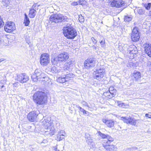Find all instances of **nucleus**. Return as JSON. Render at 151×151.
<instances>
[{"label":"nucleus","mask_w":151,"mask_h":151,"mask_svg":"<svg viewBox=\"0 0 151 151\" xmlns=\"http://www.w3.org/2000/svg\"><path fill=\"white\" fill-rule=\"evenodd\" d=\"M46 77V75L42 73L41 75L38 77V81H45V79Z\"/></svg>","instance_id":"7c9ffc66"},{"label":"nucleus","mask_w":151,"mask_h":151,"mask_svg":"<svg viewBox=\"0 0 151 151\" xmlns=\"http://www.w3.org/2000/svg\"><path fill=\"white\" fill-rule=\"evenodd\" d=\"M109 137H107L106 139V140L104 141L103 143H106V144H112V142L114 140V139L112 137H111L110 136L108 135Z\"/></svg>","instance_id":"a878e982"},{"label":"nucleus","mask_w":151,"mask_h":151,"mask_svg":"<svg viewBox=\"0 0 151 151\" xmlns=\"http://www.w3.org/2000/svg\"><path fill=\"white\" fill-rule=\"evenodd\" d=\"M32 150V151H33V150Z\"/></svg>","instance_id":"0e129e2a"},{"label":"nucleus","mask_w":151,"mask_h":151,"mask_svg":"<svg viewBox=\"0 0 151 151\" xmlns=\"http://www.w3.org/2000/svg\"><path fill=\"white\" fill-rule=\"evenodd\" d=\"M49 61V56L48 54L44 53L41 55L40 60V62L41 65L46 66Z\"/></svg>","instance_id":"9d476101"},{"label":"nucleus","mask_w":151,"mask_h":151,"mask_svg":"<svg viewBox=\"0 0 151 151\" xmlns=\"http://www.w3.org/2000/svg\"><path fill=\"white\" fill-rule=\"evenodd\" d=\"M125 106H126L125 104L123 103H121L120 105L119 106L121 107H122L124 108Z\"/></svg>","instance_id":"6e6d98bb"},{"label":"nucleus","mask_w":151,"mask_h":151,"mask_svg":"<svg viewBox=\"0 0 151 151\" xmlns=\"http://www.w3.org/2000/svg\"><path fill=\"white\" fill-rule=\"evenodd\" d=\"M65 133L63 131H61L58 134V136L61 135V136H64V134H65Z\"/></svg>","instance_id":"09e8293b"},{"label":"nucleus","mask_w":151,"mask_h":151,"mask_svg":"<svg viewBox=\"0 0 151 151\" xmlns=\"http://www.w3.org/2000/svg\"><path fill=\"white\" fill-rule=\"evenodd\" d=\"M69 109L70 110V113H72V111H73V110L72 109L71 107H69Z\"/></svg>","instance_id":"4d7b16f0"},{"label":"nucleus","mask_w":151,"mask_h":151,"mask_svg":"<svg viewBox=\"0 0 151 151\" xmlns=\"http://www.w3.org/2000/svg\"><path fill=\"white\" fill-rule=\"evenodd\" d=\"M66 52L61 53L58 55L56 57H53L52 58L51 62L52 64L57 65L58 64L61 62L67 60L68 58Z\"/></svg>","instance_id":"39448f33"},{"label":"nucleus","mask_w":151,"mask_h":151,"mask_svg":"<svg viewBox=\"0 0 151 151\" xmlns=\"http://www.w3.org/2000/svg\"><path fill=\"white\" fill-rule=\"evenodd\" d=\"M95 59L93 57L88 58L84 62V66L85 68L89 69L95 66Z\"/></svg>","instance_id":"6e6552de"},{"label":"nucleus","mask_w":151,"mask_h":151,"mask_svg":"<svg viewBox=\"0 0 151 151\" xmlns=\"http://www.w3.org/2000/svg\"><path fill=\"white\" fill-rule=\"evenodd\" d=\"M4 29L6 32H11L16 29L15 24L13 22H7L4 26Z\"/></svg>","instance_id":"1a4fd4ad"},{"label":"nucleus","mask_w":151,"mask_h":151,"mask_svg":"<svg viewBox=\"0 0 151 151\" xmlns=\"http://www.w3.org/2000/svg\"><path fill=\"white\" fill-rule=\"evenodd\" d=\"M109 91L110 92L111 94V96L109 97V99H111L115 96L116 91V90L114 88V86H111L110 87Z\"/></svg>","instance_id":"412c9836"},{"label":"nucleus","mask_w":151,"mask_h":151,"mask_svg":"<svg viewBox=\"0 0 151 151\" xmlns=\"http://www.w3.org/2000/svg\"><path fill=\"white\" fill-rule=\"evenodd\" d=\"M33 99L37 104L42 105L45 103L47 96L46 93L42 91H37L33 95Z\"/></svg>","instance_id":"7ed1b4c3"},{"label":"nucleus","mask_w":151,"mask_h":151,"mask_svg":"<svg viewBox=\"0 0 151 151\" xmlns=\"http://www.w3.org/2000/svg\"><path fill=\"white\" fill-rule=\"evenodd\" d=\"M105 73V70L102 68L96 69L93 73V78L99 81H100L103 77Z\"/></svg>","instance_id":"423d86ee"},{"label":"nucleus","mask_w":151,"mask_h":151,"mask_svg":"<svg viewBox=\"0 0 151 151\" xmlns=\"http://www.w3.org/2000/svg\"><path fill=\"white\" fill-rule=\"evenodd\" d=\"M132 19V17L128 15L126 16L124 18V21L126 22H129L131 21Z\"/></svg>","instance_id":"473e14b6"},{"label":"nucleus","mask_w":151,"mask_h":151,"mask_svg":"<svg viewBox=\"0 0 151 151\" xmlns=\"http://www.w3.org/2000/svg\"><path fill=\"white\" fill-rule=\"evenodd\" d=\"M36 10L33 8V6L29 10V15L31 18H34L36 15Z\"/></svg>","instance_id":"4be33fe9"},{"label":"nucleus","mask_w":151,"mask_h":151,"mask_svg":"<svg viewBox=\"0 0 151 151\" xmlns=\"http://www.w3.org/2000/svg\"><path fill=\"white\" fill-rule=\"evenodd\" d=\"M10 3V1L9 0H2L1 2V4L2 6H4L7 7Z\"/></svg>","instance_id":"c85d7f7f"},{"label":"nucleus","mask_w":151,"mask_h":151,"mask_svg":"<svg viewBox=\"0 0 151 151\" xmlns=\"http://www.w3.org/2000/svg\"><path fill=\"white\" fill-rule=\"evenodd\" d=\"M86 2L85 0H79L78 1V4L81 5L85 4Z\"/></svg>","instance_id":"37998d69"},{"label":"nucleus","mask_w":151,"mask_h":151,"mask_svg":"<svg viewBox=\"0 0 151 151\" xmlns=\"http://www.w3.org/2000/svg\"><path fill=\"white\" fill-rule=\"evenodd\" d=\"M78 4V3L77 2L73 1L71 3V5L73 6H76Z\"/></svg>","instance_id":"864d4df0"},{"label":"nucleus","mask_w":151,"mask_h":151,"mask_svg":"<svg viewBox=\"0 0 151 151\" xmlns=\"http://www.w3.org/2000/svg\"><path fill=\"white\" fill-rule=\"evenodd\" d=\"M144 6L146 9L149 10L151 7V3H146L144 4Z\"/></svg>","instance_id":"c9c22d12"},{"label":"nucleus","mask_w":151,"mask_h":151,"mask_svg":"<svg viewBox=\"0 0 151 151\" xmlns=\"http://www.w3.org/2000/svg\"><path fill=\"white\" fill-rule=\"evenodd\" d=\"M2 44H4V40L0 36V45Z\"/></svg>","instance_id":"5fc2aeb1"},{"label":"nucleus","mask_w":151,"mask_h":151,"mask_svg":"<svg viewBox=\"0 0 151 151\" xmlns=\"http://www.w3.org/2000/svg\"><path fill=\"white\" fill-rule=\"evenodd\" d=\"M120 119L127 124H129L132 125H135L136 124V120L134 118L130 116H125L121 117Z\"/></svg>","instance_id":"f8f14e48"},{"label":"nucleus","mask_w":151,"mask_h":151,"mask_svg":"<svg viewBox=\"0 0 151 151\" xmlns=\"http://www.w3.org/2000/svg\"><path fill=\"white\" fill-rule=\"evenodd\" d=\"M0 89L1 91H3L5 90L6 88L3 84L0 83Z\"/></svg>","instance_id":"4c0bfd02"},{"label":"nucleus","mask_w":151,"mask_h":151,"mask_svg":"<svg viewBox=\"0 0 151 151\" xmlns=\"http://www.w3.org/2000/svg\"><path fill=\"white\" fill-rule=\"evenodd\" d=\"M23 77H22V83H24L26 82L27 81H28L29 80V77L28 76H27L26 74L25 73H23Z\"/></svg>","instance_id":"c756f323"},{"label":"nucleus","mask_w":151,"mask_h":151,"mask_svg":"<svg viewBox=\"0 0 151 151\" xmlns=\"http://www.w3.org/2000/svg\"><path fill=\"white\" fill-rule=\"evenodd\" d=\"M63 30L64 35L69 39H73L77 35L76 30L70 25L64 26Z\"/></svg>","instance_id":"f257e3e1"},{"label":"nucleus","mask_w":151,"mask_h":151,"mask_svg":"<svg viewBox=\"0 0 151 151\" xmlns=\"http://www.w3.org/2000/svg\"><path fill=\"white\" fill-rule=\"evenodd\" d=\"M39 113L40 112L38 110L31 111L28 114L27 118L29 121L34 122L36 120L37 116Z\"/></svg>","instance_id":"9b49d317"},{"label":"nucleus","mask_w":151,"mask_h":151,"mask_svg":"<svg viewBox=\"0 0 151 151\" xmlns=\"http://www.w3.org/2000/svg\"><path fill=\"white\" fill-rule=\"evenodd\" d=\"M73 106H76V107H77L79 110V111L82 112L84 115L87 114V113H88V112L86 111L84 109L82 108V107L80 106H78V105H75L74 104H73L71 105V107H73Z\"/></svg>","instance_id":"cd10ccee"},{"label":"nucleus","mask_w":151,"mask_h":151,"mask_svg":"<svg viewBox=\"0 0 151 151\" xmlns=\"http://www.w3.org/2000/svg\"><path fill=\"white\" fill-rule=\"evenodd\" d=\"M126 151H137L138 150L137 147H133L130 148H127L126 149Z\"/></svg>","instance_id":"f704fd0d"},{"label":"nucleus","mask_w":151,"mask_h":151,"mask_svg":"<svg viewBox=\"0 0 151 151\" xmlns=\"http://www.w3.org/2000/svg\"><path fill=\"white\" fill-rule=\"evenodd\" d=\"M138 13L140 14H142L145 12L141 8H138L137 9Z\"/></svg>","instance_id":"58836bf2"},{"label":"nucleus","mask_w":151,"mask_h":151,"mask_svg":"<svg viewBox=\"0 0 151 151\" xmlns=\"http://www.w3.org/2000/svg\"><path fill=\"white\" fill-rule=\"evenodd\" d=\"M139 28L135 27L132 31L131 35V38L132 41L134 42H136L139 40L140 36Z\"/></svg>","instance_id":"0eeeda50"},{"label":"nucleus","mask_w":151,"mask_h":151,"mask_svg":"<svg viewBox=\"0 0 151 151\" xmlns=\"http://www.w3.org/2000/svg\"><path fill=\"white\" fill-rule=\"evenodd\" d=\"M32 150V151H33V150Z\"/></svg>","instance_id":"338daca9"},{"label":"nucleus","mask_w":151,"mask_h":151,"mask_svg":"<svg viewBox=\"0 0 151 151\" xmlns=\"http://www.w3.org/2000/svg\"><path fill=\"white\" fill-rule=\"evenodd\" d=\"M65 136V135L64 136H61V135L58 136V139H59V141H60L61 140L63 139L64 138V137Z\"/></svg>","instance_id":"de8ad7c7"},{"label":"nucleus","mask_w":151,"mask_h":151,"mask_svg":"<svg viewBox=\"0 0 151 151\" xmlns=\"http://www.w3.org/2000/svg\"><path fill=\"white\" fill-rule=\"evenodd\" d=\"M73 65L72 61L71 60L68 61L65 65L64 70L70 71L72 70Z\"/></svg>","instance_id":"a211bd4d"},{"label":"nucleus","mask_w":151,"mask_h":151,"mask_svg":"<svg viewBox=\"0 0 151 151\" xmlns=\"http://www.w3.org/2000/svg\"><path fill=\"white\" fill-rule=\"evenodd\" d=\"M145 116L146 117L151 118V113H150L146 114Z\"/></svg>","instance_id":"603ef678"},{"label":"nucleus","mask_w":151,"mask_h":151,"mask_svg":"<svg viewBox=\"0 0 151 151\" xmlns=\"http://www.w3.org/2000/svg\"><path fill=\"white\" fill-rule=\"evenodd\" d=\"M143 46L145 53L150 57L151 58V44L149 43H145Z\"/></svg>","instance_id":"2eb2a0df"},{"label":"nucleus","mask_w":151,"mask_h":151,"mask_svg":"<svg viewBox=\"0 0 151 151\" xmlns=\"http://www.w3.org/2000/svg\"><path fill=\"white\" fill-rule=\"evenodd\" d=\"M98 134L103 139H106L107 137H109L108 134H103L100 131L98 132Z\"/></svg>","instance_id":"72a5a7b5"},{"label":"nucleus","mask_w":151,"mask_h":151,"mask_svg":"<svg viewBox=\"0 0 151 151\" xmlns=\"http://www.w3.org/2000/svg\"><path fill=\"white\" fill-rule=\"evenodd\" d=\"M122 103L121 102V101H117V103L118 104V106H119L120 105L121 103Z\"/></svg>","instance_id":"13d9d810"},{"label":"nucleus","mask_w":151,"mask_h":151,"mask_svg":"<svg viewBox=\"0 0 151 151\" xmlns=\"http://www.w3.org/2000/svg\"><path fill=\"white\" fill-rule=\"evenodd\" d=\"M135 46L133 45H128L127 44H125L124 45L123 48L124 50L127 53H129V54L132 50L134 49Z\"/></svg>","instance_id":"f3484780"},{"label":"nucleus","mask_w":151,"mask_h":151,"mask_svg":"<svg viewBox=\"0 0 151 151\" xmlns=\"http://www.w3.org/2000/svg\"><path fill=\"white\" fill-rule=\"evenodd\" d=\"M133 76L136 80H139L141 78V75L140 72L134 71L133 73Z\"/></svg>","instance_id":"393cba45"},{"label":"nucleus","mask_w":151,"mask_h":151,"mask_svg":"<svg viewBox=\"0 0 151 151\" xmlns=\"http://www.w3.org/2000/svg\"><path fill=\"white\" fill-rule=\"evenodd\" d=\"M100 42L102 47H104L105 45V40L104 39L103 40H102L101 41H100Z\"/></svg>","instance_id":"49530a36"},{"label":"nucleus","mask_w":151,"mask_h":151,"mask_svg":"<svg viewBox=\"0 0 151 151\" xmlns=\"http://www.w3.org/2000/svg\"><path fill=\"white\" fill-rule=\"evenodd\" d=\"M70 71L64 70L63 71L62 75H64L65 78L68 81H69L71 78H73L74 75L72 73H70Z\"/></svg>","instance_id":"aec40b11"},{"label":"nucleus","mask_w":151,"mask_h":151,"mask_svg":"<svg viewBox=\"0 0 151 151\" xmlns=\"http://www.w3.org/2000/svg\"><path fill=\"white\" fill-rule=\"evenodd\" d=\"M110 94H111L109 91H107L104 93V95L107 96L108 98H109V97L111 96Z\"/></svg>","instance_id":"c03bdc74"},{"label":"nucleus","mask_w":151,"mask_h":151,"mask_svg":"<svg viewBox=\"0 0 151 151\" xmlns=\"http://www.w3.org/2000/svg\"><path fill=\"white\" fill-rule=\"evenodd\" d=\"M78 20L80 22H82L84 21V17L82 16L81 14H80L78 15Z\"/></svg>","instance_id":"e433bc0d"},{"label":"nucleus","mask_w":151,"mask_h":151,"mask_svg":"<svg viewBox=\"0 0 151 151\" xmlns=\"http://www.w3.org/2000/svg\"><path fill=\"white\" fill-rule=\"evenodd\" d=\"M106 144V143H103L102 145L103 146L106 150L108 151H115L116 150L117 148L112 144Z\"/></svg>","instance_id":"4468645a"},{"label":"nucleus","mask_w":151,"mask_h":151,"mask_svg":"<svg viewBox=\"0 0 151 151\" xmlns=\"http://www.w3.org/2000/svg\"><path fill=\"white\" fill-rule=\"evenodd\" d=\"M42 72L39 69H36L35 70L34 73L31 76L32 79L34 82L38 81V77L41 75Z\"/></svg>","instance_id":"ddd939ff"},{"label":"nucleus","mask_w":151,"mask_h":151,"mask_svg":"<svg viewBox=\"0 0 151 151\" xmlns=\"http://www.w3.org/2000/svg\"><path fill=\"white\" fill-rule=\"evenodd\" d=\"M4 24V22L3 21L2 18H1L0 16V27Z\"/></svg>","instance_id":"3c124183"},{"label":"nucleus","mask_w":151,"mask_h":151,"mask_svg":"<svg viewBox=\"0 0 151 151\" xmlns=\"http://www.w3.org/2000/svg\"><path fill=\"white\" fill-rule=\"evenodd\" d=\"M16 83H14L13 85L14 86H16Z\"/></svg>","instance_id":"680f3d73"},{"label":"nucleus","mask_w":151,"mask_h":151,"mask_svg":"<svg viewBox=\"0 0 151 151\" xmlns=\"http://www.w3.org/2000/svg\"><path fill=\"white\" fill-rule=\"evenodd\" d=\"M23 77V74L21 73L18 74L17 76V77L16 78L17 80L22 83V78Z\"/></svg>","instance_id":"2f4dec72"},{"label":"nucleus","mask_w":151,"mask_h":151,"mask_svg":"<svg viewBox=\"0 0 151 151\" xmlns=\"http://www.w3.org/2000/svg\"><path fill=\"white\" fill-rule=\"evenodd\" d=\"M81 103L84 106H87L88 108H90V106H89L88 103H87L85 101H83L81 102Z\"/></svg>","instance_id":"79ce46f5"},{"label":"nucleus","mask_w":151,"mask_h":151,"mask_svg":"<svg viewBox=\"0 0 151 151\" xmlns=\"http://www.w3.org/2000/svg\"><path fill=\"white\" fill-rule=\"evenodd\" d=\"M85 137L86 140L88 145H90L93 142V140L91 139L90 135L88 133H86L85 134Z\"/></svg>","instance_id":"5701e85b"},{"label":"nucleus","mask_w":151,"mask_h":151,"mask_svg":"<svg viewBox=\"0 0 151 151\" xmlns=\"http://www.w3.org/2000/svg\"><path fill=\"white\" fill-rule=\"evenodd\" d=\"M149 16L151 17V11H150L149 12Z\"/></svg>","instance_id":"052dcab7"},{"label":"nucleus","mask_w":151,"mask_h":151,"mask_svg":"<svg viewBox=\"0 0 151 151\" xmlns=\"http://www.w3.org/2000/svg\"><path fill=\"white\" fill-rule=\"evenodd\" d=\"M42 124L45 129H47L45 132H48L51 135L54 134L55 129L54 127L53 120H51V117H48L47 119L42 121Z\"/></svg>","instance_id":"f03ea898"},{"label":"nucleus","mask_w":151,"mask_h":151,"mask_svg":"<svg viewBox=\"0 0 151 151\" xmlns=\"http://www.w3.org/2000/svg\"><path fill=\"white\" fill-rule=\"evenodd\" d=\"M129 65L130 67L134 68L136 66V64L133 62H130L129 63Z\"/></svg>","instance_id":"a18cd8bd"},{"label":"nucleus","mask_w":151,"mask_h":151,"mask_svg":"<svg viewBox=\"0 0 151 151\" xmlns=\"http://www.w3.org/2000/svg\"><path fill=\"white\" fill-rule=\"evenodd\" d=\"M102 121L109 128L113 127L114 124V122L111 120H107L105 119H103Z\"/></svg>","instance_id":"6ab92c4d"},{"label":"nucleus","mask_w":151,"mask_h":151,"mask_svg":"<svg viewBox=\"0 0 151 151\" xmlns=\"http://www.w3.org/2000/svg\"><path fill=\"white\" fill-rule=\"evenodd\" d=\"M59 151V150H57V151Z\"/></svg>","instance_id":"e2e57ef3"},{"label":"nucleus","mask_w":151,"mask_h":151,"mask_svg":"<svg viewBox=\"0 0 151 151\" xmlns=\"http://www.w3.org/2000/svg\"><path fill=\"white\" fill-rule=\"evenodd\" d=\"M24 22L25 25L27 26L29 25L30 22L29 18L28 17V16L27 14L25 13L24 14Z\"/></svg>","instance_id":"bb28decb"},{"label":"nucleus","mask_w":151,"mask_h":151,"mask_svg":"<svg viewBox=\"0 0 151 151\" xmlns=\"http://www.w3.org/2000/svg\"><path fill=\"white\" fill-rule=\"evenodd\" d=\"M91 40L94 44H96V43L97 41L93 37L91 38Z\"/></svg>","instance_id":"8fccbe9b"},{"label":"nucleus","mask_w":151,"mask_h":151,"mask_svg":"<svg viewBox=\"0 0 151 151\" xmlns=\"http://www.w3.org/2000/svg\"><path fill=\"white\" fill-rule=\"evenodd\" d=\"M57 81L58 82L60 83H63L65 82L68 81L66 79V78H65L64 75L62 74L61 76L59 77L57 79Z\"/></svg>","instance_id":"b1692460"},{"label":"nucleus","mask_w":151,"mask_h":151,"mask_svg":"<svg viewBox=\"0 0 151 151\" xmlns=\"http://www.w3.org/2000/svg\"><path fill=\"white\" fill-rule=\"evenodd\" d=\"M51 71L53 73H56L58 72L55 66L52 68Z\"/></svg>","instance_id":"ea45409f"},{"label":"nucleus","mask_w":151,"mask_h":151,"mask_svg":"<svg viewBox=\"0 0 151 151\" xmlns=\"http://www.w3.org/2000/svg\"><path fill=\"white\" fill-rule=\"evenodd\" d=\"M68 19L66 16L57 13L52 15L50 18V20L51 22L55 23L67 21Z\"/></svg>","instance_id":"20e7f679"},{"label":"nucleus","mask_w":151,"mask_h":151,"mask_svg":"<svg viewBox=\"0 0 151 151\" xmlns=\"http://www.w3.org/2000/svg\"><path fill=\"white\" fill-rule=\"evenodd\" d=\"M138 52V51L134 49L132 50L129 54H132L133 55H134V54H136Z\"/></svg>","instance_id":"a19ab883"},{"label":"nucleus","mask_w":151,"mask_h":151,"mask_svg":"<svg viewBox=\"0 0 151 151\" xmlns=\"http://www.w3.org/2000/svg\"><path fill=\"white\" fill-rule=\"evenodd\" d=\"M32 150V151H33V150Z\"/></svg>","instance_id":"69168bd1"},{"label":"nucleus","mask_w":151,"mask_h":151,"mask_svg":"<svg viewBox=\"0 0 151 151\" xmlns=\"http://www.w3.org/2000/svg\"><path fill=\"white\" fill-rule=\"evenodd\" d=\"M124 4V1L122 0H116L111 2V5L113 7H119L122 6Z\"/></svg>","instance_id":"dca6fc26"},{"label":"nucleus","mask_w":151,"mask_h":151,"mask_svg":"<svg viewBox=\"0 0 151 151\" xmlns=\"http://www.w3.org/2000/svg\"><path fill=\"white\" fill-rule=\"evenodd\" d=\"M54 150L55 151H56L58 150H57V147L56 146H55V149H54Z\"/></svg>","instance_id":"bf43d9fd"}]
</instances>
